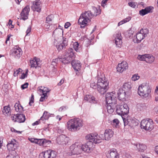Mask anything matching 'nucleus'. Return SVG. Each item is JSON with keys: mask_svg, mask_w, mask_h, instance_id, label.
<instances>
[{"mask_svg": "<svg viewBox=\"0 0 158 158\" xmlns=\"http://www.w3.org/2000/svg\"><path fill=\"white\" fill-rule=\"evenodd\" d=\"M109 81L105 80L104 77L98 76L97 83L92 80L91 81L90 87L94 89H97L98 92L102 94H105L109 89Z\"/></svg>", "mask_w": 158, "mask_h": 158, "instance_id": "1", "label": "nucleus"}, {"mask_svg": "<svg viewBox=\"0 0 158 158\" xmlns=\"http://www.w3.org/2000/svg\"><path fill=\"white\" fill-rule=\"evenodd\" d=\"M106 100L107 104L108 112L112 114L116 106V95L114 92L107 93L106 95Z\"/></svg>", "mask_w": 158, "mask_h": 158, "instance_id": "2", "label": "nucleus"}, {"mask_svg": "<svg viewBox=\"0 0 158 158\" xmlns=\"http://www.w3.org/2000/svg\"><path fill=\"white\" fill-rule=\"evenodd\" d=\"M63 57H58L57 58L53 59L52 61L53 65H55L59 61L61 62L64 64H67L70 63L72 60L74 58L75 56L73 52V49L69 48L66 50L64 54Z\"/></svg>", "mask_w": 158, "mask_h": 158, "instance_id": "3", "label": "nucleus"}, {"mask_svg": "<svg viewBox=\"0 0 158 158\" xmlns=\"http://www.w3.org/2000/svg\"><path fill=\"white\" fill-rule=\"evenodd\" d=\"M82 121L79 118H74L69 120L67 123V128L71 131H75L79 130L82 127Z\"/></svg>", "mask_w": 158, "mask_h": 158, "instance_id": "4", "label": "nucleus"}, {"mask_svg": "<svg viewBox=\"0 0 158 158\" xmlns=\"http://www.w3.org/2000/svg\"><path fill=\"white\" fill-rule=\"evenodd\" d=\"M93 14L90 10L85 11L82 13L79 19L78 23L80 24L81 28H84L88 22L91 20V19L94 16Z\"/></svg>", "mask_w": 158, "mask_h": 158, "instance_id": "5", "label": "nucleus"}, {"mask_svg": "<svg viewBox=\"0 0 158 158\" xmlns=\"http://www.w3.org/2000/svg\"><path fill=\"white\" fill-rule=\"evenodd\" d=\"M151 92V89L147 83H142L139 87L138 93L143 98L148 97Z\"/></svg>", "mask_w": 158, "mask_h": 158, "instance_id": "6", "label": "nucleus"}, {"mask_svg": "<svg viewBox=\"0 0 158 158\" xmlns=\"http://www.w3.org/2000/svg\"><path fill=\"white\" fill-rule=\"evenodd\" d=\"M102 135H98L97 133H91L85 136V139L87 140H89L90 142H91L92 144L93 143L95 144L99 143H101L102 140Z\"/></svg>", "mask_w": 158, "mask_h": 158, "instance_id": "7", "label": "nucleus"}, {"mask_svg": "<svg viewBox=\"0 0 158 158\" xmlns=\"http://www.w3.org/2000/svg\"><path fill=\"white\" fill-rule=\"evenodd\" d=\"M148 33V30L147 28L142 29L136 35V38L134 39V42L138 43L146 37Z\"/></svg>", "mask_w": 158, "mask_h": 158, "instance_id": "8", "label": "nucleus"}, {"mask_svg": "<svg viewBox=\"0 0 158 158\" xmlns=\"http://www.w3.org/2000/svg\"><path fill=\"white\" fill-rule=\"evenodd\" d=\"M153 122L151 119L148 120L143 119L141 122L140 125L141 128L146 130H151L153 128Z\"/></svg>", "mask_w": 158, "mask_h": 158, "instance_id": "9", "label": "nucleus"}, {"mask_svg": "<svg viewBox=\"0 0 158 158\" xmlns=\"http://www.w3.org/2000/svg\"><path fill=\"white\" fill-rule=\"evenodd\" d=\"M116 112L119 115H121L122 117L123 115H127L129 112L128 107L126 104L116 106Z\"/></svg>", "mask_w": 158, "mask_h": 158, "instance_id": "10", "label": "nucleus"}, {"mask_svg": "<svg viewBox=\"0 0 158 158\" xmlns=\"http://www.w3.org/2000/svg\"><path fill=\"white\" fill-rule=\"evenodd\" d=\"M56 153L54 151L48 150L41 152L39 156V158H55Z\"/></svg>", "mask_w": 158, "mask_h": 158, "instance_id": "11", "label": "nucleus"}, {"mask_svg": "<svg viewBox=\"0 0 158 158\" xmlns=\"http://www.w3.org/2000/svg\"><path fill=\"white\" fill-rule=\"evenodd\" d=\"M81 144L80 143L76 142L70 146V149L72 155H78L81 152Z\"/></svg>", "mask_w": 158, "mask_h": 158, "instance_id": "12", "label": "nucleus"}, {"mask_svg": "<svg viewBox=\"0 0 158 158\" xmlns=\"http://www.w3.org/2000/svg\"><path fill=\"white\" fill-rule=\"evenodd\" d=\"M21 49L17 46H15L10 51V55L14 57L16 59H18L22 55Z\"/></svg>", "mask_w": 158, "mask_h": 158, "instance_id": "13", "label": "nucleus"}, {"mask_svg": "<svg viewBox=\"0 0 158 158\" xmlns=\"http://www.w3.org/2000/svg\"><path fill=\"white\" fill-rule=\"evenodd\" d=\"M18 146V143L15 139H12L10 141H9L7 145V148L9 151H15V150L17 148Z\"/></svg>", "mask_w": 158, "mask_h": 158, "instance_id": "14", "label": "nucleus"}, {"mask_svg": "<svg viewBox=\"0 0 158 158\" xmlns=\"http://www.w3.org/2000/svg\"><path fill=\"white\" fill-rule=\"evenodd\" d=\"M31 8L33 11L40 12L41 9V2L40 0H35L32 2V5Z\"/></svg>", "mask_w": 158, "mask_h": 158, "instance_id": "15", "label": "nucleus"}, {"mask_svg": "<svg viewBox=\"0 0 158 158\" xmlns=\"http://www.w3.org/2000/svg\"><path fill=\"white\" fill-rule=\"evenodd\" d=\"M12 120L14 122L22 123L24 122L26 120L25 116L24 114H20L15 115L11 117Z\"/></svg>", "mask_w": 158, "mask_h": 158, "instance_id": "16", "label": "nucleus"}, {"mask_svg": "<svg viewBox=\"0 0 158 158\" xmlns=\"http://www.w3.org/2000/svg\"><path fill=\"white\" fill-rule=\"evenodd\" d=\"M30 10V6L29 5L25 7L20 13L21 19L24 20L27 19L28 18Z\"/></svg>", "mask_w": 158, "mask_h": 158, "instance_id": "17", "label": "nucleus"}, {"mask_svg": "<svg viewBox=\"0 0 158 158\" xmlns=\"http://www.w3.org/2000/svg\"><path fill=\"white\" fill-rule=\"evenodd\" d=\"M69 138L65 135H61L57 138V143L59 144H66L69 140Z\"/></svg>", "mask_w": 158, "mask_h": 158, "instance_id": "18", "label": "nucleus"}, {"mask_svg": "<svg viewBox=\"0 0 158 158\" xmlns=\"http://www.w3.org/2000/svg\"><path fill=\"white\" fill-rule=\"evenodd\" d=\"M74 58L70 62H71V64L74 70L76 72H78L80 70L81 68V64L80 61L76 60H73Z\"/></svg>", "mask_w": 158, "mask_h": 158, "instance_id": "19", "label": "nucleus"}, {"mask_svg": "<svg viewBox=\"0 0 158 158\" xmlns=\"http://www.w3.org/2000/svg\"><path fill=\"white\" fill-rule=\"evenodd\" d=\"M128 68V66L127 62L123 61L121 63L118 64L117 69V71L121 73L127 69Z\"/></svg>", "mask_w": 158, "mask_h": 158, "instance_id": "20", "label": "nucleus"}, {"mask_svg": "<svg viewBox=\"0 0 158 158\" xmlns=\"http://www.w3.org/2000/svg\"><path fill=\"white\" fill-rule=\"evenodd\" d=\"M108 158H118L119 156L115 149H110L107 154Z\"/></svg>", "mask_w": 158, "mask_h": 158, "instance_id": "21", "label": "nucleus"}, {"mask_svg": "<svg viewBox=\"0 0 158 158\" xmlns=\"http://www.w3.org/2000/svg\"><path fill=\"white\" fill-rule=\"evenodd\" d=\"M128 93L122 89H119L118 92V95L119 99L123 101H125L126 97L127 94Z\"/></svg>", "mask_w": 158, "mask_h": 158, "instance_id": "22", "label": "nucleus"}, {"mask_svg": "<svg viewBox=\"0 0 158 158\" xmlns=\"http://www.w3.org/2000/svg\"><path fill=\"white\" fill-rule=\"evenodd\" d=\"M104 134L105 139V140H108L113 137L114 134V132L111 129H106L105 131Z\"/></svg>", "mask_w": 158, "mask_h": 158, "instance_id": "23", "label": "nucleus"}, {"mask_svg": "<svg viewBox=\"0 0 158 158\" xmlns=\"http://www.w3.org/2000/svg\"><path fill=\"white\" fill-rule=\"evenodd\" d=\"M84 100L91 103L96 104L98 103L97 99L91 95H86L85 96Z\"/></svg>", "mask_w": 158, "mask_h": 158, "instance_id": "24", "label": "nucleus"}, {"mask_svg": "<svg viewBox=\"0 0 158 158\" xmlns=\"http://www.w3.org/2000/svg\"><path fill=\"white\" fill-rule=\"evenodd\" d=\"M122 37L120 33L118 32L116 35L115 39V43L117 46L120 47L122 44Z\"/></svg>", "mask_w": 158, "mask_h": 158, "instance_id": "25", "label": "nucleus"}, {"mask_svg": "<svg viewBox=\"0 0 158 158\" xmlns=\"http://www.w3.org/2000/svg\"><path fill=\"white\" fill-rule=\"evenodd\" d=\"M90 143L87 142L86 144L82 145L81 146V150L87 153H89L92 150V147L89 145Z\"/></svg>", "mask_w": 158, "mask_h": 158, "instance_id": "26", "label": "nucleus"}, {"mask_svg": "<svg viewBox=\"0 0 158 158\" xmlns=\"http://www.w3.org/2000/svg\"><path fill=\"white\" fill-rule=\"evenodd\" d=\"M40 60L38 59H37L35 57L34 59L30 60V63L31 65V68H37L38 66H39L40 65Z\"/></svg>", "mask_w": 158, "mask_h": 158, "instance_id": "27", "label": "nucleus"}, {"mask_svg": "<svg viewBox=\"0 0 158 158\" xmlns=\"http://www.w3.org/2000/svg\"><path fill=\"white\" fill-rule=\"evenodd\" d=\"M134 145L136 146L138 151L140 152H143L147 148L146 146L143 144L135 143Z\"/></svg>", "mask_w": 158, "mask_h": 158, "instance_id": "28", "label": "nucleus"}, {"mask_svg": "<svg viewBox=\"0 0 158 158\" xmlns=\"http://www.w3.org/2000/svg\"><path fill=\"white\" fill-rule=\"evenodd\" d=\"M131 83L130 82H127L124 84L123 89H122L128 93L129 91L131 89Z\"/></svg>", "mask_w": 158, "mask_h": 158, "instance_id": "29", "label": "nucleus"}, {"mask_svg": "<svg viewBox=\"0 0 158 158\" xmlns=\"http://www.w3.org/2000/svg\"><path fill=\"white\" fill-rule=\"evenodd\" d=\"M36 140V144L43 146H46L47 143L50 142L49 141L45 139H37Z\"/></svg>", "mask_w": 158, "mask_h": 158, "instance_id": "30", "label": "nucleus"}, {"mask_svg": "<svg viewBox=\"0 0 158 158\" xmlns=\"http://www.w3.org/2000/svg\"><path fill=\"white\" fill-rule=\"evenodd\" d=\"M152 7L151 6L148 7L145 9L140 10L139 12L140 15H141L143 16L149 13L152 9Z\"/></svg>", "mask_w": 158, "mask_h": 158, "instance_id": "31", "label": "nucleus"}, {"mask_svg": "<svg viewBox=\"0 0 158 158\" xmlns=\"http://www.w3.org/2000/svg\"><path fill=\"white\" fill-rule=\"evenodd\" d=\"M14 107L15 110L17 112L22 113L23 111V107L18 101L15 105Z\"/></svg>", "mask_w": 158, "mask_h": 158, "instance_id": "32", "label": "nucleus"}, {"mask_svg": "<svg viewBox=\"0 0 158 158\" xmlns=\"http://www.w3.org/2000/svg\"><path fill=\"white\" fill-rule=\"evenodd\" d=\"M38 89V91L40 93L42 94H44V93H45L47 94V93L49 92L50 91L48 88L42 86L39 87Z\"/></svg>", "mask_w": 158, "mask_h": 158, "instance_id": "33", "label": "nucleus"}, {"mask_svg": "<svg viewBox=\"0 0 158 158\" xmlns=\"http://www.w3.org/2000/svg\"><path fill=\"white\" fill-rule=\"evenodd\" d=\"M155 57L151 54H148L146 56V61L148 63H152L154 61Z\"/></svg>", "mask_w": 158, "mask_h": 158, "instance_id": "34", "label": "nucleus"}, {"mask_svg": "<svg viewBox=\"0 0 158 158\" xmlns=\"http://www.w3.org/2000/svg\"><path fill=\"white\" fill-rule=\"evenodd\" d=\"M92 11L93 12V15L95 16H97L101 13V10L98 8L94 6H92Z\"/></svg>", "mask_w": 158, "mask_h": 158, "instance_id": "35", "label": "nucleus"}, {"mask_svg": "<svg viewBox=\"0 0 158 158\" xmlns=\"http://www.w3.org/2000/svg\"><path fill=\"white\" fill-rule=\"evenodd\" d=\"M3 113L5 115H9L10 114V107L8 106H5L2 111Z\"/></svg>", "mask_w": 158, "mask_h": 158, "instance_id": "36", "label": "nucleus"}, {"mask_svg": "<svg viewBox=\"0 0 158 158\" xmlns=\"http://www.w3.org/2000/svg\"><path fill=\"white\" fill-rule=\"evenodd\" d=\"M57 41L55 40V41L54 42V45L56 46L58 51H60V50H62L64 48V47L63 44H62L61 43L59 44L58 45H57Z\"/></svg>", "mask_w": 158, "mask_h": 158, "instance_id": "37", "label": "nucleus"}, {"mask_svg": "<svg viewBox=\"0 0 158 158\" xmlns=\"http://www.w3.org/2000/svg\"><path fill=\"white\" fill-rule=\"evenodd\" d=\"M145 105L144 103H138L137 105V109L138 111H141L145 109Z\"/></svg>", "mask_w": 158, "mask_h": 158, "instance_id": "38", "label": "nucleus"}, {"mask_svg": "<svg viewBox=\"0 0 158 158\" xmlns=\"http://www.w3.org/2000/svg\"><path fill=\"white\" fill-rule=\"evenodd\" d=\"M6 158H19L15 151H13L12 152L6 156Z\"/></svg>", "mask_w": 158, "mask_h": 158, "instance_id": "39", "label": "nucleus"}, {"mask_svg": "<svg viewBox=\"0 0 158 158\" xmlns=\"http://www.w3.org/2000/svg\"><path fill=\"white\" fill-rule=\"evenodd\" d=\"M62 32H63V31L61 30L56 28L53 31L52 35L55 37L56 36H57V35H61Z\"/></svg>", "mask_w": 158, "mask_h": 158, "instance_id": "40", "label": "nucleus"}, {"mask_svg": "<svg viewBox=\"0 0 158 158\" xmlns=\"http://www.w3.org/2000/svg\"><path fill=\"white\" fill-rule=\"evenodd\" d=\"M119 120L118 119L116 118L112 121L111 123L113 127L117 128L119 127Z\"/></svg>", "mask_w": 158, "mask_h": 158, "instance_id": "41", "label": "nucleus"}, {"mask_svg": "<svg viewBox=\"0 0 158 158\" xmlns=\"http://www.w3.org/2000/svg\"><path fill=\"white\" fill-rule=\"evenodd\" d=\"M49 116L50 115L48 112L45 111L43 113V116L40 118V120H43L44 119H48Z\"/></svg>", "mask_w": 158, "mask_h": 158, "instance_id": "42", "label": "nucleus"}, {"mask_svg": "<svg viewBox=\"0 0 158 158\" xmlns=\"http://www.w3.org/2000/svg\"><path fill=\"white\" fill-rule=\"evenodd\" d=\"M147 54L143 55H139L137 57V59L139 60L145 61H146Z\"/></svg>", "mask_w": 158, "mask_h": 158, "instance_id": "43", "label": "nucleus"}, {"mask_svg": "<svg viewBox=\"0 0 158 158\" xmlns=\"http://www.w3.org/2000/svg\"><path fill=\"white\" fill-rule=\"evenodd\" d=\"M54 18V16L52 15H48L46 18V23H49L50 22L52 21Z\"/></svg>", "mask_w": 158, "mask_h": 158, "instance_id": "44", "label": "nucleus"}, {"mask_svg": "<svg viewBox=\"0 0 158 158\" xmlns=\"http://www.w3.org/2000/svg\"><path fill=\"white\" fill-rule=\"evenodd\" d=\"M40 95H43L44 96H41L40 99V101L41 102H43L45 99H47L48 98V96L47 94L44 93V94H42L41 93Z\"/></svg>", "mask_w": 158, "mask_h": 158, "instance_id": "45", "label": "nucleus"}, {"mask_svg": "<svg viewBox=\"0 0 158 158\" xmlns=\"http://www.w3.org/2000/svg\"><path fill=\"white\" fill-rule=\"evenodd\" d=\"M79 44L77 42H75L73 44V48L76 52L79 51Z\"/></svg>", "mask_w": 158, "mask_h": 158, "instance_id": "46", "label": "nucleus"}, {"mask_svg": "<svg viewBox=\"0 0 158 158\" xmlns=\"http://www.w3.org/2000/svg\"><path fill=\"white\" fill-rule=\"evenodd\" d=\"M139 76H138V74H135L133 75L131 77V79L132 81H135L138 80L139 78Z\"/></svg>", "mask_w": 158, "mask_h": 158, "instance_id": "47", "label": "nucleus"}, {"mask_svg": "<svg viewBox=\"0 0 158 158\" xmlns=\"http://www.w3.org/2000/svg\"><path fill=\"white\" fill-rule=\"evenodd\" d=\"M128 4L130 6L133 8H136V6L135 2H129Z\"/></svg>", "mask_w": 158, "mask_h": 158, "instance_id": "48", "label": "nucleus"}, {"mask_svg": "<svg viewBox=\"0 0 158 158\" xmlns=\"http://www.w3.org/2000/svg\"><path fill=\"white\" fill-rule=\"evenodd\" d=\"M67 107L66 106H61L60 107L59 109V111H65V110H66L67 109Z\"/></svg>", "mask_w": 158, "mask_h": 158, "instance_id": "49", "label": "nucleus"}, {"mask_svg": "<svg viewBox=\"0 0 158 158\" xmlns=\"http://www.w3.org/2000/svg\"><path fill=\"white\" fill-rule=\"evenodd\" d=\"M34 100V96L33 94L31 95V97L29 102V105L30 106H31L32 104L33 103Z\"/></svg>", "mask_w": 158, "mask_h": 158, "instance_id": "50", "label": "nucleus"}, {"mask_svg": "<svg viewBox=\"0 0 158 158\" xmlns=\"http://www.w3.org/2000/svg\"><path fill=\"white\" fill-rule=\"evenodd\" d=\"M28 84V83H25L24 84H23L21 86V88L22 89H24L27 87Z\"/></svg>", "mask_w": 158, "mask_h": 158, "instance_id": "51", "label": "nucleus"}, {"mask_svg": "<svg viewBox=\"0 0 158 158\" xmlns=\"http://www.w3.org/2000/svg\"><path fill=\"white\" fill-rule=\"evenodd\" d=\"M31 27L30 26H29L28 27L27 30L26 31V35H29V34L30 32L31 31Z\"/></svg>", "mask_w": 158, "mask_h": 158, "instance_id": "52", "label": "nucleus"}, {"mask_svg": "<svg viewBox=\"0 0 158 158\" xmlns=\"http://www.w3.org/2000/svg\"><path fill=\"white\" fill-rule=\"evenodd\" d=\"M131 19V17L130 16H128L126 18L124 19L123 20L124 23H126L128 21H129Z\"/></svg>", "mask_w": 158, "mask_h": 158, "instance_id": "53", "label": "nucleus"}, {"mask_svg": "<svg viewBox=\"0 0 158 158\" xmlns=\"http://www.w3.org/2000/svg\"><path fill=\"white\" fill-rule=\"evenodd\" d=\"M40 120H37V121H35L34 123H33L32 124V125L33 126H34L35 125H37L39 124L40 123Z\"/></svg>", "mask_w": 158, "mask_h": 158, "instance_id": "54", "label": "nucleus"}, {"mask_svg": "<svg viewBox=\"0 0 158 158\" xmlns=\"http://www.w3.org/2000/svg\"><path fill=\"white\" fill-rule=\"evenodd\" d=\"M29 139L31 143H36L37 139L31 138L30 139Z\"/></svg>", "mask_w": 158, "mask_h": 158, "instance_id": "55", "label": "nucleus"}, {"mask_svg": "<svg viewBox=\"0 0 158 158\" xmlns=\"http://www.w3.org/2000/svg\"><path fill=\"white\" fill-rule=\"evenodd\" d=\"M71 25V24L69 22L66 23L64 25V27L66 28H68Z\"/></svg>", "mask_w": 158, "mask_h": 158, "instance_id": "56", "label": "nucleus"}, {"mask_svg": "<svg viewBox=\"0 0 158 158\" xmlns=\"http://www.w3.org/2000/svg\"><path fill=\"white\" fill-rule=\"evenodd\" d=\"M67 41L65 39L64 40H63L62 42V43H61L62 44H63V45L64 46V48L67 45Z\"/></svg>", "mask_w": 158, "mask_h": 158, "instance_id": "57", "label": "nucleus"}, {"mask_svg": "<svg viewBox=\"0 0 158 158\" xmlns=\"http://www.w3.org/2000/svg\"><path fill=\"white\" fill-rule=\"evenodd\" d=\"M64 82V80L63 79H62L60 80V82L58 83L57 85L59 86H60L62 84H63Z\"/></svg>", "mask_w": 158, "mask_h": 158, "instance_id": "58", "label": "nucleus"}, {"mask_svg": "<svg viewBox=\"0 0 158 158\" xmlns=\"http://www.w3.org/2000/svg\"><path fill=\"white\" fill-rule=\"evenodd\" d=\"M27 72H26V73H23L22 76L21 77V78L22 79H23L25 78V77H27Z\"/></svg>", "mask_w": 158, "mask_h": 158, "instance_id": "59", "label": "nucleus"}, {"mask_svg": "<svg viewBox=\"0 0 158 158\" xmlns=\"http://www.w3.org/2000/svg\"><path fill=\"white\" fill-rule=\"evenodd\" d=\"M124 123V125L125 126H126V125H127L128 124V121H127L126 119H125V118L123 119V118L122 117Z\"/></svg>", "mask_w": 158, "mask_h": 158, "instance_id": "60", "label": "nucleus"}, {"mask_svg": "<svg viewBox=\"0 0 158 158\" xmlns=\"http://www.w3.org/2000/svg\"><path fill=\"white\" fill-rule=\"evenodd\" d=\"M19 74L18 71H17L16 70V71H15L14 72V76L15 77L17 76Z\"/></svg>", "mask_w": 158, "mask_h": 158, "instance_id": "61", "label": "nucleus"}, {"mask_svg": "<svg viewBox=\"0 0 158 158\" xmlns=\"http://www.w3.org/2000/svg\"><path fill=\"white\" fill-rule=\"evenodd\" d=\"M124 23V22L123 21V20L119 22L118 23V26H119L120 25L123 24Z\"/></svg>", "mask_w": 158, "mask_h": 158, "instance_id": "62", "label": "nucleus"}, {"mask_svg": "<svg viewBox=\"0 0 158 158\" xmlns=\"http://www.w3.org/2000/svg\"><path fill=\"white\" fill-rule=\"evenodd\" d=\"M154 110L155 112L158 113V106L155 107L154 108Z\"/></svg>", "mask_w": 158, "mask_h": 158, "instance_id": "63", "label": "nucleus"}, {"mask_svg": "<svg viewBox=\"0 0 158 158\" xmlns=\"http://www.w3.org/2000/svg\"><path fill=\"white\" fill-rule=\"evenodd\" d=\"M155 94H158V86L156 87V89L155 90Z\"/></svg>", "mask_w": 158, "mask_h": 158, "instance_id": "64", "label": "nucleus"}]
</instances>
